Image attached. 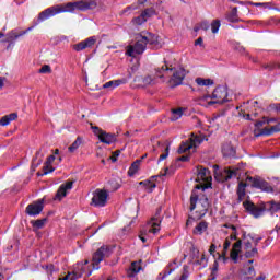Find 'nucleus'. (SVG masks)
Segmentation results:
<instances>
[{
    "instance_id": "obj_62",
    "label": "nucleus",
    "mask_w": 280,
    "mask_h": 280,
    "mask_svg": "<svg viewBox=\"0 0 280 280\" xmlns=\"http://www.w3.org/2000/svg\"><path fill=\"white\" fill-rule=\"evenodd\" d=\"M117 156H119V151H116L113 153V156L110 158L113 163H115V161H117Z\"/></svg>"
},
{
    "instance_id": "obj_42",
    "label": "nucleus",
    "mask_w": 280,
    "mask_h": 280,
    "mask_svg": "<svg viewBox=\"0 0 280 280\" xmlns=\"http://www.w3.org/2000/svg\"><path fill=\"white\" fill-rule=\"evenodd\" d=\"M45 222H47V219H40L33 221L32 224L35 229H43L45 226Z\"/></svg>"
},
{
    "instance_id": "obj_11",
    "label": "nucleus",
    "mask_w": 280,
    "mask_h": 280,
    "mask_svg": "<svg viewBox=\"0 0 280 280\" xmlns=\"http://www.w3.org/2000/svg\"><path fill=\"white\" fill-rule=\"evenodd\" d=\"M43 209H45V199H39L33 203H30L26 207V213L31 217L40 215L43 213Z\"/></svg>"
},
{
    "instance_id": "obj_54",
    "label": "nucleus",
    "mask_w": 280,
    "mask_h": 280,
    "mask_svg": "<svg viewBox=\"0 0 280 280\" xmlns=\"http://www.w3.org/2000/svg\"><path fill=\"white\" fill-rule=\"evenodd\" d=\"M8 79L5 77H0V91L5 86Z\"/></svg>"
},
{
    "instance_id": "obj_7",
    "label": "nucleus",
    "mask_w": 280,
    "mask_h": 280,
    "mask_svg": "<svg viewBox=\"0 0 280 280\" xmlns=\"http://www.w3.org/2000/svg\"><path fill=\"white\" fill-rule=\"evenodd\" d=\"M211 172L208 168L198 166L196 183H202V185H197L196 189H209L211 187Z\"/></svg>"
},
{
    "instance_id": "obj_30",
    "label": "nucleus",
    "mask_w": 280,
    "mask_h": 280,
    "mask_svg": "<svg viewBox=\"0 0 280 280\" xmlns=\"http://www.w3.org/2000/svg\"><path fill=\"white\" fill-rule=\"evenodd\" d=\"M109 185V189H112V191H117V189H119V187H121V179L120 178H112L108 182Z\"/></svg>"
},
{
    "instance_id": "obj_19",
    "label": "nucleus",
    "mask_w": 280,
    "mask_h": 280,
    "mask_svg": "<svg viewBox=\"0 0 280 280\" xmlns=\"http://www.w3.org/2000/svg\"><path fill=\"white\" fill-rule=\"evenodd\" d=\"M254 132L255 137H270L271 135H275V132H280V122L272 126L271 128H262L258 133L257 130H255Z\"/></svg>"
},
{
    "instance_id": "obj_2",
    "label": "nucleus",
    "mask_w": 280,
    "mask_h": 280,
    "mask_svg": "<svg viewBox=\"0 0 280 280\" xmlns=\"http://www.w3.org/2000/svg\"><path fill=\"white\" fill-rule=\"evenodd\" d=\"M246 185H250V187H254L255 189H261V191H266L267 194H272L275 189L268 182H266L261 177H247L246 183H240L237 187V196L240 202L244 200L246 196Z\"/></svg>"
},
{
    "instance_id": "obj_34",
    "label": "nucleus",
    "mask_w": 280,
    "mask_h": 280,
    "mask_svg": "<svg viewBox=\"0 0 280 280\" xmlns=\"http://www.w3.org/2000/svg\"><path fill=\"white\" fill-rule=\"evenodd\" d=\"M183 117V108L172 109L171 121H178Z\"/></svg>"
},
{
    "instance_id": "obj_52",
    "label": "nucleus",
    "mask_w": 280,
    "mask_h": 280,
    "mask_svg": "<svg viewBox=\"0 0 280 280\" xmlns=\"http://www.w3.org/2000/svg\"><path fill=\"white\" fill-rule=\"evenodd\" d=\"M207 262V258L205 257V254L201 255V258L200 259H196L195 260V264H197L198 266H202L203 264Z\"/></svg>"
},
{
    "instance_id": "obj_53",
    "label": "nucleus",
    "mask_w": 280,
    "mask_h": 280,
    "mask_svg": "<svg viewBox=\"0 0 280 280\" xmlns=\"http://www.w3.org/2000/svg\"><path fill=\"white\" fill-rule=\"evenodd\" d=\"M199 27H200L201 30H203L205 32H207V30H209V27H210L209 22H207V21L201 22V23L199 24Z\"/></svg>"
},
{
    "instance_id": "obj_48",
    "label": "nucleus",
    "mask_w": 280,
    "mask_h": 280,
    "mask_svg": "<svg viewBox=\"0 0 280 280\" xmlns=\"http://www.w3.org/2000/svg\"><path fill=\"white\" fill-rule=\"evenodd\" d=\"M175 270H176V267H172L171 269L170 268L167 269L166 267L162 276V280L165 279V277H170V275H172Z\"/></svg>"
},
{
    "instance_id": "obj_50",
    "label": "nucleus",
    "mask_w": 280,
    "mask_h": 280,
    "mask_svg": "<svg viewBox=\"0 0 280 280\" xmlns=\"http://www.w3.org/2000/svg\"><path fill=\"white\" fill-rule=\"evenodd\" d=\"M39 73H51V67H49L48 65L43 66L39 69Z\"/></svg>"
},
{
    "instance_id": "obj_27",
    "label": "nucleus",
    "mask_w": 280,
    "mask_h": 280,
    "mask_svg": "<svg viewBox=\"0 0 280 280\" xmlns=\"http://www.w3.org/2000/svg\"><path fill=\"white\" fill-rule=\"evenodd\" d=\"M209 228V223L201 221L197 226H195L192 233L194 235H202L205 231Z\"/></svg>"
},
{
    "instance_id": "obj_20",
    "label": "nucleus",
    "mask_w": 280,
    "mask_h": 280,
    "mask_svg": "<svg viewBox=\"0 0 280 280\" xmlns=\"http://www.w3.org/2000/svg\"><path fill=\"white\" fill-rule=\"evenodd\" d=\"M69 189H73V182H67L66 184H62L56 194V198L61 200V198H65V196H67V190Z\"/></svg>"
},
{
    "instance_id": "obj_23",
    "label": "nucleus",
    "mask_w": 280,
    "mask_h": 280,
    "mask_svg": "<svg viewBox=\"0 0 280 280\" xmlns=\"http://www.w3.org/2000/svg\"><path fill=\"white\" fill-rule=\"evenodd\" d=\"M222 154L223 156H234L236 154V150L235 148H233V144H231V142H225L222 145Z\"/></svg>"
},
{
    "instance_id": "obj_40",
    "label": "nucleus",
    "mask_w": 280,
    "mask_h": 280,
    "mask_svg": "<svg viewBox=\"0 0 280 280\" xmlns=\"http://www.w3.org/2000/svg\"><path fill=\"white\" fill-rule=\"evenodd\" d=\"M210 25L212 34H218V32H220V20H213Z\"/></svg>"
},
{
    "instance_id": "obj_61",
    "label": "nucleus",
    "mask_w": 280,
    "mask_h": 280,
    "mask_svg": "<svg viewBox=\"0 0 280 280\" xmlns=\"http://www.w3.org/2000/svg\"><path fill=\"white\" fill-rule=\"evenodd\" d=\"M202 43H203V39H202V37H199V38H197L196 40H195V45L196 46H200V47H202Z\"/></svg>"
},
{
    "instance_id": "obj_60",
    "label": "nucleus",
    "mask_w": 280,
    "mask_h": 280,
    "mask_svg": "<svg viewBox=\"0 0 280 280\" xmlns=\"http://www.w3.org/2000/svg\"><path fill=\"white\" fill-rule=\"evenodd\" d=\"M262 119H265L266 124H275V121H277V118L264 117Z\"/></svg>"
},
{
    "instance_id": "obj_26",
    "label": "nucleus",
    "mask_w": 280,
    "mask_h": 280,
    "mask_svg": "<svg viewBox=\"0 0 280 280\" xmlns=\"http://www.w3.org/2000/svg\"><path fill=\"white\" fill-rule=\"evenodd\" d=\"M142 38L144 39L145 45H158L159 44V36L147 33L145 35H142Z\"/></svg>"
},
{
    "instance_id": "obj_29",
    "label": "nucleus",
    "mask_w": 280,
    "mask_h": 280,
    "mask_svg": "<svg viewBox=\"0 0 280 280\" xmlns=\"http://www.w3.org/2000/svg\"><path fill=\"white\" fill-rule=\"evenodd\" d=\"M121 84H124V81L121 80H113V81H108L103 85V89H110V91H113V89H117V86H120Z\"/></svg>"
},
{
    "instance_id": "obj_46",
    "label": "nucleus",
    "mask_w": 280,
    "mask_h": 280,
    "mask_svg": "<svg viewBox=\"0 0 280 280\" xmlns=\"http://www.w3.org/2000/svg\"><path fill=\"white\" fill-rule=\"evenodd\" d=\"M268 110H273L275 113L280 114V103L270 104Z\"/></svg>"
},
{
    "instance_id": "obj_10",
    "label": "nucleus",
    "mask_w": 280,
    "mask_h": 280,
    "mask_svg": "<svg viewBox=\"0 0 280 280\" xmlns=\"http://www.w3.org/2000/svg\"><path fill=\"white\" fill-rule=\"evenodd\" d=\"M92 130L96 137H98L101 143H106L110 145V143H115L117 141V137L113 133H107L106 131L100 129V127H92Z\"/></svg>"
},
{
    "instance_id": "obj_56",
    "label": "nucleus",
    "mask_w": 280,
    "mask_h": 280,
    "mask_svg": "<svg viewBox=\"0 0 280 280\" xmlns=\"http://www.w3.org/2000/svg\"><path fill=\"white\" fill-rule=\"evenodd\" d=\"M265 69H269L272 71V69H280V63H273L272 66H266Z\"/></svg>"
},
{
    "instance_id": "obj_44",
    "label": "nucleus",
    "mask_w": 280,
    "mask_h": 280,
    "mask_svg": "<svg viewBox=\"0 0 280 280\" xmlns=\"http://www.w3.org/2000/svg\"><path fill=\"white\" fill-rule=\"evenodd\" d=\"M190 250L192 259H200V250L197 247L192 246Z\"/></svg>"
},
{
    "instance_id": "obj_24",
    "label": "nucleus",
    "mask_w": 280,
    "mask_h": 280,
    "mask_svg": "<svg viewBox=\"0 0 280 280\" xmlns=\"http://www.w3.org/2000/svg\"><path fill=\"white\" fill-rule=\"evenodd\" d=\"M168 71H172V68L167 66L166 62H164L161 67H158L155 69V75L156 78H163L167 75Z\"/></svg>"
},
{
    "instance_id": "obj_21",
    "label": "nucleus",
    "mask_w": 280,
    "mask_h": 280,
    "mask_svg": "<svg viewBox=\"0 0 280 280\" xmlns=\"http://www.w3.org/2000/svg\"><path fill=\"white\" fill-rule=\"evenodd\" d=\"M240 250H242V241H237L230 252L232 261H237V257H240Z\"/></svg>"
},
{
    "instance_id": "obj_35",
    "label": "nucleus",
    "mask_w": 280,
    "mask_h": 280,
    "mask_svg": "<svg viewBox=\"0 0 280 280\" xmlns=\"http://www.w3.org/2000/svg\"><path fill=\"white\" fill-rule=\"evenodd\" d=\"M80 145H82V138L78 137L75 139V141L68 148L69 152H75V150H78V148H80Z\"/></svg>"
},
{
    "instance_id": "obj_58",
    "label": "nucleus",
    "mask_w": 280,
    "mask_h": 280,
    "mask_svg": "<svg viewBox=\"0 0 280 280\" xmlns=\"http://www.w3.org/2000/svg\"><path fill=\"white\" fill-rule=\"evenodd\" d=\"M235 49H236V51H240V54H244V51H245L244 46H242V45H240V44H237V45L235 46Z\"/></svg>"
},
{
    "instance_id": "obj_16",
    "label": "nucleus",
    "mask_w": 280,
    "mask_h": 280,
    "mask_svg": "<svg viewBox=\"0 0 280 280\" xmlns=\"http://www.w3.org/2000/svg\"><path fill=\"white\" fill-rule=\"evenodd\" d=\"M243 250H244L245 257L247 259L256 257V255L258 254L257 248L255 246H253V242L248 238L244 242Z\"/></svg>"
},
{
    "instance_id": "obj_17",
    "label": "nucleus",
    "mask_w": 280,
    "mask_h": 280,
    "mask_svg": "<svg viewBox=\"0 0 280 280\" xmlns=\"http://www.w3.org/2000/svg\"><path fill=\"white\" fill-rule=\"evenodd\" d=\"M143 268L141 267V260L132 261L130 267L127 269L128 279H135L139 272H141Z\"/></svg>"
},
{
    "instance_id": "obj_28",
    "label": "nucleus",
    "mask_w": 280,
    "mask_h": 280,
    "mask_svg": "<svg viewBox=\"0 0 280 280\" xmlns=\"http://www.w3.org/2000/svg\"><path fill=\"white\" fill-rule=\"evenodd\" d=\"M229 248H231V238H225L223 244V250L219 254V258L226 259V255H229Z\"/></svg>"
},
{
    "instance_id": "obj_12",
    "label": "nucleus",
    "mask_w": 280,
    "mask_h": 280,
    "mask_svg": "<svg viewBox=\"0 0 280 280\" xmlns=\"http://www.w3.org/2000/svg\"><path fill=\"white\" fill-rule=\"evenodd\" d=\"M161 208H158L155 215L151 219V221L149 222L151 229L149 230V233H153V235H156V233H159V231H161V222L163 221V217H161Z\"/></svg>"
},
{
    "instance_id": "obj_36",
    "label": "nucleus",
    "mask_w": 280,
    "mask_h": 280,
    "mask_svg": "<svg viewBox=\"0 0 280 280\" xmlns=\"http://www.w3.org/2000/svg\"><path fill=\"white\" fill-rule=\"evenodd\" d=\"M228 21H230V23H236V21H237V7H234L232 9V11L229 13Z\"/></svg>"
},
{
    "instance_id": "obj_6",
    "label": "nucleus",
    "mask_w": 280,
    "mask_h": 280,
    "mask_svg": "<svg viewBox=\"0 0 280 280\" xmlns=\"http://www.w3.org/2000/svg\"><path fill=\"white\" fill-rule=\"evenodd\" d=\"M113 255V247L108 245L101 246L92 256L93 270H100V264Z\"/></svg>"
},
{
    "instance_id": "obj_15",
    "label": "nucleus",
    "mask_w": 280,
    "mask_h": 280,
    "mask_svg": "<svg viewBox=\"0 0 280 280\" xmlns=\"http://www.w3.org/2000/svg\"><path fill=\"white\" fill-rule=\"evenodd\" d=\"M186 75H187V72L185 71V69L179 68L175 70L170 80L171 86H179V84H183V80H185Z\"/></svg>"
},
{
    "instance_id": "obj_32",
    "label": "nucleus",
    "mask_w": 280,
    "mask_h": 280,
    "mask_svg": "<svg viewBox=\"0 0 280 280\" xmlns=\"http://www.w3.org/2000/svg\"><path fill=\"white\" fill-rule=\"evenodd\" d=\"M139 165H141V160H136V161L131 164V166H130V168H129V171H128L129 176H135L136 173L139 172Z\"/></svg>"
},
{
    "instance_id": "obj_25",
    "label": "nucleus",
    "mask_w": 280,
    "mask_h": 280,
    "mask_svg": "<svg viewBox=\"0 0 280 280\" xmlns=\"http://www.w3.org/2000/svg\"><path fill=\"white\" fill-rule=\"evenodd\" d=\"M56 161V156L55 155H50L47 158V161L44 165V173H37V176H46V174H51V172H54V167H50L49 171H47V167H49V165H51V163Z\"/></svg>"
},
{
    "instance_id": "obj_55",
    "label": "nucleus",
    "mask_w": 280,
    "mask_h": 280,
    "mask_svg": "<svg viewBox=\"0 0 280 280\" xmlns=\"http://www.w3.org/2000/svg\"><path fill=\"white\" fill-rule=\"evenodd\" d=\"M240 117H243L247 121H250V114H245L244 112L238 113Z\"/></svg>"
},
{
    "instance_id": "obj_49",
    "label": "nucleus",
    "mask_w": 280,
    "mask_h": 280,
    "mask_svg": "<svg viewBox=\"0 0 280 280\" xmlns=\"http://www.w3.org/2000/svg\"><path fill=\"white\" fill-rule=\"evenodd\" d=\"M138 8H139V7H137V5H135V4H131V5L127 7L125 10H122V11L120 12V14L124 15V14H126V12H130V11H132V10H138Z\"/></svg>"
},
{
    "instance_id": "obj_64",
    "label": "nucleus",
    "mask_w": 280,
    "mask_h": 280,
    "mask_svg": "<svg viewBox=\"0 0 280 280\" xmlns=\"http://www.w3.org/2000/svg\"><path fill=\"white\" fill-rule=\"evenodd\" d=\"M209 253H210V255H213V253H215V244H211V246L209 248Z\"/></svg>"
},
{
    "instance_id": "obj_3",
    "label": "nucleus",
    "mask_w": 280,
    "mask_h": 280,
    "mask_svg": "<svg viewBox=\"0 0 280 280\" xmlns=\"http://www.w3.org/2000/svg\"><path fill=\"white\" fill-rule=\"evenodd\" d=\"M243 206L246 211H248V213H250V215L255 218H261L265 211H270V213H277L278 211H280V202L276 201L260 203L259 206H255V203L250 201H245Z\"/></svg>"
},
{
    "instance_id": "obj_57",
    "label": "nucleus",
    "mask_w": 280,
    "mask_h": 280,
    "mask_svg": "<svg viewBox=\"0 0 280 280\" xmlns=\"http://www.w3.org/2000/svg\"><path fill=\"white\" fill-rule=\"evenodd\" d=\"M171 268H175V269L178 268L176 260H173L172 262H170V264L166 266V270H167V269H171Z\"/></svg>"
},
{
    "instance_id": "obj_5",
    "label": "nucleus",
    "mask_w": 280,
    "mask_h": 280,
    "mask_svg": "<svg viewBox=\"0 0 280 280\" xmlns=\"http://www.w3.org/2000/svg\"><path fill=\"white\" fill-rule=\"evenodd\" d=\"M209 198L207 196L202 195L200 198H198V194H196V190L191 192L190 196V211H194L197 209L199 213V218H202L203 215H207V212L209 211Z\"/></svg>"
},
{
    "instance_id": "obj_18",
    "label": "nucleus",
    "mask_w": 280,
    "mask_h": 280,
    "mask_svg": "<svg viewBox=\"0 0 280 280\" xmlns=\"http://www.w3.org/2000/svg\"><path fill=\"white\" fill-rule=\"evenodd\" d=\"M231 178H237V170L228 167L222 171L219 180L221 183H226V180H231Z\"/></svg>"
},
{
    "instance_id": "obj_14",
    "label": "nucleus",
    "mask_w": 280,
    "mask_h": 280,
    "mask_svg": "<svg viewBox=\"0 0 280 280\" xmlns=\"http://www.w3.org/2000/svg\"><path fill=\"white\" fill-rule=\"evenodd\" d=\"M97 43V38L95 36L89 37L78 44L73 45L74 51H84V49H91Z\"/></svg>"
},
{
    "instance_id": "obj_51",
    "label": "nucleus",
    "mask_w": 280,
    "mask_h": 280,
    "mask_svg": "<svg viewBox=\"0 0 280 280\" xmlns=\"http://www.w3.org/2000/svg\"><path fill=\"white\" fill-rule=\"evenodd\" d=\"M202 141V139H200V137L196 136L195 138H191L190 143L192 144V148L200 144V142Z\"/></svg>"
},
{
    "instance_id": "obj_41",
    "label": "nucleus",
    "mask_w": 280,
    "mask_h": 280,
    "mask_svg": "<svg viewBox=\"0 0 280 280\" xmlns=\"http://www.w3.org/2000/svg\"><path fill=\"white\" fill-rule=\"evenodd\" d=\"M143 86H152L156 84L154 79L151 75H147L142 79Z\"/></svg>"
},
{
    "instance_id": "obj_1",
    "label": "nucleus",
    "mask_w": 280,
    "mask_h": 280,
    "mask_svg": "<svg viewBox=\"0 0 280 280\" xmlns=\"http://www.w3.org/2000/svg\"><path fill=\"white\" fill-rule=\"evenodd\" d=\"M97 8V2L90 0V1H77V2H68L63 5H54L50 7L38 15V22L43 23V21H47V19H51V16H56V14H60L62 12H73L75 10H95Z\"/></svg>"
},
{
    "instance_id": "obj_33",
    "label": "nucleus",
    "mask_w": 280,
    "mask_h": 280,
    "mask_svg": "<svg viewBox=\"0 0 280 280\" xmlns=\"http://www.w3.org/2000/svg\"><path fill=\"white\" fill-rule=\"evenodd\" d=\"M196 83L198 86H213V80L211 79L197 78Z\"/></svg>"
},
{
    "instance_id": "obj_4",
    "label": "nucleus",
    "mask_w": 280,
    "mask_h": 280,
    "mask_svg": "<svg viewBox=\"0 0 280 280\" xmlns=\"http://www.w3.org/2000/svg\"><path fill=\"white\" fill-rule=\"evenodd\" d=\"M229 91L226 86L220 85L218 86L212 95H206L201 97L200 104L201 106H213V104H224V102H229Z\"/></svg>"
},
{
    "instance_id": "obj_38",
    "label": "nucleus",
    "mask_w": 280,
    "mask_h": 280,
    "mask_svg": "<svg viewBox=\"0 0 280 280\" xmlns=\"http://www.w3.org/2000/svg\"><path fill=\"white\" fill-rule=\"evenodd\" d=\"M141 14L144 15L145 21H148V19H151V16H154V14H156V10H154V8H149L142 11Z\"/></svg>"
},
{
    "instance_id": "obj_39",
    "label": "nucleus",
    "mask_w": 280,
    "mask_h": 280,
    "mask_svg": "<svg viewBox=\"0 0 280 280\" xmlns=\"http://www.w3.org/2000/svg\"><path fill=\"white\" fill-rule=\"evenodd\" d=\"M145 18L144 15L141 13V15L137 16V18H133L131 23L132 25H143V23H145Z\"/></svg>"
},
{
    "instance_id": "obj_8",
    "label": "nucleus",
    "mask_w": 280,
    "mask_h": 280,
    "mask_svg": "<svg viewBox=\"0 0 280 280\" xmlns=\"http://www.w3.org/2000/svg\"><path fill=\"white\" fill-rule=\"evenodd\" d=\"M145 47H148V45L145 44V39H143V35H139L136 44L127 47L126 55L130 56V58H135L136 56L143 54Z\"/></svg>"
},
{
    "instance_id": "obj_37",
    "label": "nucleus",
    "mask_w": 280,
    "mask_h": 280,
    "mask_svg": "<svg viewBox=\"0 0 280 280\" xmlns=\"http://www.w3.org/2000/svg\"><path fill=\"white\" fill-rule=\"evenodd\" d=\"M140 185H144V187L149 194H152V191H154V189H156V184H154L152 182H140Z\"/></svg>"
},
{
    "instance_id": "obj_31",
    "label": "nucleus",
    "mask_w": 280,
    "mask_h": 280,
    "mask_svg": "<svg viewBox=\"0 0 280 280\" xmlns=\"http://www.w3.org/2000/svg\"><path fill=\"white\" fill-rule=\"evenodd\" d=\"M191 148H194V144H191V142H182L177 152L178 154H185V152H188V150H191Z\"/></svg>"
},
{
    "instance_id": "obj_47",
    "label": "nucleus",
    "mask_w": 280,
    "mask_h": 280,
    "mask_svg": "<svg viewBox=\"0 0 280 280\" xmlns=\"http://www.w3.org/2000/svg\"><path fill=\"white\" fill-rule=\"evenodd\" d=\"M170 156V145H166L164 153H162L159 158V161H165Z\"/></svg>"
},
{
    "instance_id": "obj_9",
    "label": "nucleus",
    "mask_w": 280,
    "mask_h": 280,
    "mask_svg": "<svg viewBox=\"0 0 280 280\" xmlns=\"http://www.w3.org/2000/svg\"><path fill=\"white\" fill-rule=\"evenodd\" d=\"M108 202V191L106 189H96L93 192L92 202L94 207H106Z\"/></svg>"
},
{
    "instance_id": "obj_45",
    "label": "nucleus",
    "mask_w": 280,
    "mask_h": 280,
    "mask_svg": "<svg viewBox=\"0 0 280 280\" xmlns=\"http://www.w3.org/2000/svg\"><path fill=\"white\" fill-rule=\"evenodd\" d=\"M247 237L249 241L254 242V247L257 248L259 242H261V237H255L253 234H248Z\"/></svg>"
},
{
    "instance_id": "obj_59",
    "label": "nucleus",
    "mask_w": 280,
    "mask_h": 280,
    "mask_svg": "<svg viewBox=\"0 0 280 280\" xmlns=\"http://www.w3.org/2000/svg\"><path fill=\"white\" fill-rule=\"evenodd\" d=\"M247 275H250L252 277H255L256 272H255V267H249L247 270Z\"/></svg>"
},
{
    "instance_id": "obj_63",
    "label": "nucleus",
    "mask_w": 280,
    "mask_h": 280,
    "mask_svg": "<svg viewBox=\"0 0 280 280\" xmlns=\"http://www.w3.org/2000/svg\"><path fill=\"white\" fill-rule=\"evenodd\" d=\"M218 275V261H214V265L212 267V275Z\"/></svg>"
},
{
    "instance_id": "obj_13",
    "label": "nucleus",
    "mask_w": 280,
    "mask_h": 280,
    "mask_svg": "<svg viewBox=\"0 0 280 280\" xmlns=\"http://www.w3.org/2000/svg\"><path fill=\"white\" fill-rule=\"evenodd\" d=\"M89 264V260L84 261L83 264H78L77 267L74 268L73 272H68L67 276H65L63 278H59V280H75V279H80V277H82V275H84V267Z\"/></svg>"
},
{
    "instance_id": "obj_22",
    "label": "nucleus",
    "mask_w": 280,
    "mask_h": 280,
    "mask_svg": "<svg viewBox=\"0 0 280 280\" xmlns=\"http://www.w3.org/2000/svg\"><path fill=\"white\" fill-rule=\"evenodd\" d=\"M19 119L18 113H11L0 118V126H10L11 121H16Z\"/></svg>"
},
{
    "instance_id": "obj_43",
    "label": "nucleus",
    "mask_w": 280,
    "mask_h": 280,
    "mask_svg": "<svg viewBox=\"0 0 280 280\" xmlns=\"http://www.w3.org/2000/svg\"><path fill=\"white\" fill-rule=\"evenodd\" d=\"M264 124H266V119H264V120H258V121L255 122V129H254V131L257 130V135H259V132H261V129H260V128L264 127ZM254 136H255V132H254Z\"/></svg>"
}]
</instances>
